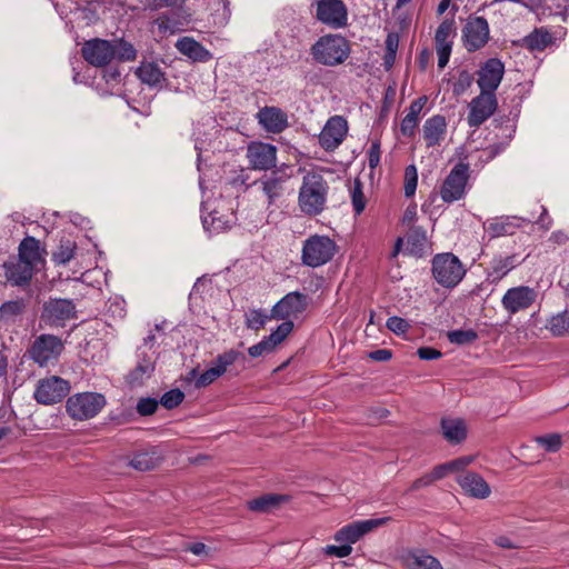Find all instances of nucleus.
Wrapping results in <instances>:
<instances>
[{
	"label": "nucleus",
	"instance_id": "6e6552de",
	"mask_svg": "<svg viewBox=\"0 0 569 569\" xmlns=\"http://www.w3.org/2000/svg\"><path fill=\"white\" fill-rule=\"evenodd\" d=\"M107 400L102 393L78 392L68 398L67 413L74 420H88L96 417L106 406Z\"/></svg>",
	"mask_w": 569,
	"mask_h": 569
},
{
	"label": "nucleus",
	"instance_id": "4c0bfd02",
	"mask_svg": "<svg viewBox=\"0 0 569 569\" xmlns=\"http://www.w3.org/2000/svg\"><path fill=\"white\" fill-rule=\"evenodd\" d=\"M201 220L204 230L211 234L220 233L231 228L230 221L218 216L217 211H212L207 216L202 214Z\"/></svg>",
	"mask_w": 569,
	"mask_h": 569
},
{
	"label": "nucleus",
	"instance_id": "bf43d9fd",
	"mask_svg": "<svg viewBox=\"0 0 569 569\" xmlns=\"http://www.w3.org/2000/svg\"><path fill=\"white\" fill-rule=\"evenodd\" d=\"M323 552L327 556H335L337 558L348 557L352 552V547L346 543L340 546L329 545L323 548Z\"/></svg>",
	"mask_w": 569,
	"mask_h": 569
},
{
	"label": "nucleus",
	"instance_id": "dca6fc26",
	"mask_svg": "<svg viewBox=\"0 0 569 569\" xmlns=\"http://www.w3.org/2000/svg\"><path fill=\"white\" fill-rule=\"evenodd\" d=\"M348 133V122L342 116L330 117L323 126L318 139L326 151H335Z\"/></svg>",
	"mask_w": 569,
	"mask_h": 569
},
{
	"label": "nucleus",
	"instance_id": "13d9d810",
	"mask_svg": "<svg viewBox=\"0 0 569 569\" xmlns=\"http://www.w3.org/2000/svg\"><path fill=\"white\" fill-rule=\"evenodd\" d=\"M23 310V303L21 301H7L0 307L1 318H11L18 316Z\"/></svg>",
	"mask_w": 569,
	"mask_h": 569
},
{
	"label": "nucleus",
	"instance_id": "20e7f679",
	"mask_svg": "<svg viewBox=\"0 0 569 569\" xmlns=\"http://www.w3.org/2000/svg\"><path fill=\"white\" fill-rule=\"evenodd\" d=\"M310 53L317 63L326 67H336L348 59L350 44L341 34H326L312 44Z\"/></svg>",
	"mask_w": 569,
	"mask_h": 569
},
{
	"label": "nucleus",
	"instance_id": "f8f14e48",
	"mask_svg": "<svg viewBox=\"0 0 569 569\" xmlns=\"http://www.w3.org/2000/svg\"><path fill=\"white\" fill-rule=\"evenodd\" d=\"M489 23L486 18L470 16L462 28V42L468 52L483 48L489 41Z\"/></svg>",
	"mask_w": 569,
	"mask_h": 569
},
{
	"label": "nucleus",
	"instance_id": "393cba45",
	"mask_svg": "<svg viewBox=\"0 0 569 569\" xmlns=\"http://www.w3.org/2000/svg\"><path fill=\"white\" fill-rule=\"evenodd\" d=\"M462 490L477 499H486L491 490L487 481L476 472H467L457 478Z\"/></svg>",
	"mask_w": 569,
	"mask_h": 569
},
{
	"label": "nucleus",
	"instance_id": "423d86ee",
	"mask_svg": "<svg viewBox=\"0 0 569 569\" xmlns=\"http://www.w3.org/2000/svg\"><path fill=\"white\" fill-rule=\"evenodd\" d=\"M337 251L336 242L328 236L313 234L303 241L301 261L310 268L328 263Z\"/></svg>",
	"mask_w": 569,
	"mask_h": 569
},
{
	"label": "nucleus",
	"instance_id": "e433bc0d",
	"mask_svg": "<svg viewBox=\"0 0 569 569\" xmlns=\"http://www.w3.org/2000/svg\"><path fill=\"white\" fill-rule=\"evenodd\" d=\"M77 250V243L68 238H62L59 241L57 249L52 252V261L57 266H64L70 262L74 256Z\"/></svg>",
	"mask_w": 569,
	"mask_h": 569
},
{
	"label": "nucleus",
	"instance_id": "f3484780",
	"mask_svg": "<svg viewBox=\"0 0 569 569\" xmlns=\"http://www.w3.org/2000/svg\"><path fill=\"white\" fill-rule=\"evenodd\" d=\"M307 308V297L298 291L289 292L271 310V318L289 320L298 318Z\"/></svg>",
	"mask_w": 569,
	"mask_h": 569
},
{
	"label": "nucleus",
	"instance_id": "9b49d317",
	"mask_svg": "<svg viewBox=\"0 0 569 569\" xmlns=\"http://www.w3.org/2000/svg\"><path fill=\"white\" fill-rule=\"evenodd\" d=\"M69 391V381L51 376L38 381L33 397L38 403L50 406L60 402Z\"/></svg>",
	"mask_w": 569,
	"mask_h": 569
},
{
	"label": "nucleus",
	"instance_id": "603ef678",
	"mask_svg": "<svg viewBox=\"0 0 569 569\" xmlns=\"http://www.w3.org/2000/svg\"><path fill=\"white\" fill-rule=\"evenodd\" d=\"M506 142L490 144L480 152L479 160L482 163H488L489 161L493 160L498 154H500L506 149Z\"/></svg>",
	"mask_w": 569,
	"mask_h": 569
},
{
	"label": "nucleus",
	"instance_id": "e2e57ef3",
	"mask_svg": "<svg viewBox=\"0 0 569 569\" xmlns=\"http://www.w3.org/2000/svg\"><path fill=\"white\" fill-rule=\"evenodd\" d=\"M552 222V218L548 213L547 209L542 206L541 213L539 218L536 220V224H539L540 229L547 231L551 228Z\"/></svg>",
	"mask_w": 569,
	"mask_h": 569
},
{
	"label": "nucleus",
	"instance_id": "72a5a7b5",
	"mask_svg": "<svg viewBox=\"0 0 569 569\" xmlns=\"http://www.w3.org/2000/svg\"><path fill=\"white\" fill-rule=\"evenodd\" d=\"M442 435L451 443H459L467 437L466 423L459 418H443L441 420Z\"/></svg>",
	"mask_w": 569,
	"mask_h": 569
},
{
	"label": "nucleus",
	"instance_id": "0eeeda50",
	"mask_svg": "<svg viewBox=\"0 0 569 569\" xmlns=\"http://www.w3.org/2000/svg\"><path fill=\"white\" fill-rule=\"evenodd\" d=\"M466 269L453 253H439L432 259V276L445 288H455L465 277Z\"/></svg>",
	"mask_w": 569,
	"mask_h": 569
},
{
	"label": "nucleus",
	"instance_id": "ea45409f",
	"mask_svg": "<svg viewBox=\"0 0 569 569\" xmlns=\"http://www.w3.org/2000/svg\"><path fill=\"white\" fill-rule=\"evenodd\" d=\"M547 327L553 336H569V310L551 317Z\"/></svg>",
	"mask_w": 569,
	"mask_h": 569
},
{
	"label": "nucleus",
	"instance_id": "b1692460",
	"mask_svg": "<svg viewBox=\"0 0 569 569\" xmlns=\"http://www.w3.org/2000/svg\"><path fill=\"white\" fill-rule=\"evenodd\" d=\"M523 221V219L516 216H506L488 220L483 227L491 238H498L513 234Z\"/></svg>",
	"mask_w": 569,
	"mask_h": 569
},
{
	"label": "nucleus",
	"instance_id": "f257e3e1",
	"mask_svg": "<svg viewBox=\"0 0 569 569\" xmlns=\"http://www.w3.org/2000/svg\"><path fill=\"white\" fill-rule=\"evenodd\" d=\"M46 251L34 237L23 238L18 247V257L3 264L7 280L13 286H26L33 273L43 268Z\"/></svg>",
	"mask_w": 569,
	"mask_h": 569
},
{
	"label": "nucleus",
	"instance_id": "4468645a",
	"mask_svg": "<svg viewBox=\"0 0 569 569\" xmlns=\"http://www.w3.org/2000/svg\"><path fill=\"white\" fill-rule=\"evenodd\" d=\"M497 108L498 100L496 93L480 91L469 103V113L467 117L469 127H480L495 113Z\"/></svg>",
	"mask_w": 569,
	"mask_h": 569
},
{
	"label": "nucleus",
	"instance_id": "c756f323",
	"mask_svg": "<svg viewBox=\"0 0 569 569\" xmlns=\"http://www.w3.org/2000/svg\"><path fill=\"white\" fill-rule=\"evenodd\" d=\"M568 0H538L536 1V18L540 21L542 18L555 17L566 20Z\"/></svg>",
	"mask_w": 569,
	"mask_h": 569
},
{
	"label": "nucleus",
	"instance_id": "a211bd4d",
	"mask_svg": "<svg viewBox=\"0 0 569 569\" xmlns=\"http://www.w3.org/2000/svg\"><path fill=\"white\" fill-rule=\"evenodd\" d=\"M477 74L480 91L496 93L505 74V64L498 58H490L480 67Z\"/></svg>",
	"mask_w": 569,
	"mask_h": 569
},
{
	"label": "nucleus",
	"instance_id": "f704fd0d",
	"mask_svg": "<svg viewBox=\"0 0 569 569\" xmlns=\"http://www.w3.org/2000/svg\"><path fill=\"white\" fill-rule=\"evenodd\" d=\"M513 258L510 256L495 257L487 269V280L491 283L499 282L513 269Z\"/></svg>",
	"mask_w": 569,
	"mask_h": 569
},
{
	"label": "nucleus",
	"instance_id": "79ce46f5",
	"mask_svg": "<svg viewBox=\"0 0 569 569\" xmlns=\"http://www.w3.org/2000/svg\"><path fill=\"white\" fill-rule=\"evenodd\" d=\"M244 318L246 326L257 331L264 327L270 317L261 309H251L244 313Z\"/></svg>",
	"mask_w": 569,
	"mask_h": 569
},
{
	"label": "nucleus",
	"instance_id": "412c9836",
	"mask_svg": "<svg viewBox=\"0 0 569 569\" xmlns=\"http://www.w3.org/2000/svg\"><path fill=\"white\" fill-rule=\"evenodd\" d=\"M455 32V22L453 20H443L435 36L436 41V51L438 56V67L443 69L450 59L451 50H452V34Z\"/></svg>",
	"mask_w": 569,
	"mask_h": 569
},
{
	"label": "nucleus",
	"instance_id": "473e14b6",
	"mask_svg": "<svg viewBox=\"0 0 569 569\" xmlns=\"http://www.w3.org/2000/svg\"><path fill=\"white\" fill-rule=\"evenodd\" d=\"M136 74L141 82L149 87H162L166 81L164 73L154 62H141L136 70Z\"/></svg>",
	"mask_w": 569,
	"mask_h": 569
},
{
	"label": "nucleus",
	"instance_id": "7c9ffc66",
	"mask_svg": "<svg viewBox=\"0 0 569 569\" xmlns=\"http://www.w3.org/2000/svg\"><path fill=\"white\" fill-rule=\"evenodd\" d=\"M426 102L427 97H420L410 103L408 112L400 124V131L403 136L411 137L415 133V129L419 121L420 112L422 111Z\"/></svg>",
	"mask_w": 569,
	"mask_h": 569
},
{
	"label": "nucleus",
	"instance_id": "3c124183",
	"mask_svg": "<svg viewBox=\"0 0 569 569\" xmlns=\"http://www.w3.org/2000/svg\"><path fill=\"white\" fill-rule=\"evenodd\" d=\"M386 327L397 336H402L410 329V323L397 316L389 317L386 322Z\"/></svg>",
	"mask_w": 569,
	"mask_h": 569
},
{
	"label": "nucleus",
	"instance_id": "864d4df0",
	"mask_svg": "<svg viewBox=\"0 0 569 569\" xmlns=\"http://www.w3.org/2000/svg\"><path fill=\"white\" fill-rule=\"evenodd\" d=\"M130 466L137 470L147 471L154 467V462L149 453H139L132 458Z\"/></svg>",
	"mask_w": 569,
	"mask_h": 569
},
{
	"label": "nucleus",
	"instance_id": "bb28decb",
	"mask_svg": "<svg viewBox=\"0 0 569 569\" xmlns=\"http://www.w3.org/2000/svg\"><path fill=\"white\" fill-rule=\"evenodd\" d=\"M567 29L560 24L536 28V51L557 47L565 39Z\"/></svg>",
	"mask_w": 569,
	"mask_h": 569
},
{
	"label": "nucleus",
	"instance_id": "7ed1b4c3",
	"mask_svg": "<svg viewBox=\"0 0 569 569\" xmlns=\"http://www.w3.org/2000/svg\"><path fill=\"white\" fill-rule=\"evenodd\" d=\"M329 186L322 174L307 172L299 189L298 206L302 213L316 217L326 209Z\"/></svg>",
	"mask_w": 569,
	"mask_h": 569
},
{
	"label": "nucleus",
	"instance_id": "6e6d98bb",
	"mask_svg": "<svg viewBox=\"0 0 569 569\" xmlns=\"http://www.w3.org/2000/svg\"><path fill=\"white\" fill-rule=\"evenodd\" d=\"M218 378H220L219 370H216L213 367H210L196 378L194 386L197 388L207 387L211 385L213 381H216Z\"/></svg>",
	"mask_w": 569,
	"mask_h": 569
},
{
	"label": "nucleus",
	"instance_id": "58836bf2",
	"mask_svg": "<svg viewBox=\"0 0 569 569\" xmlns=\"http://www.w3.org/2000/svg\"><path fill=\"white\" fill-rule=\"evenodd\" d=\"M282 500L281 496L278 495H264L253 500L248 501V508L257 512H267L278 506Z\"/></svg>",
	"mask_w": 569,
	"mask_h": 569
},
{
	"label": "nucleus",
	"instance_id": "c9c22d12",
	"mask_svg": "<svg viewBox=\"0 0 569 569\" xmlns=\"http://www.w3.org/2000/svg\"><path fill=\"white\" fill-rule=\"evenodd\" d=\"M137 367L130 372V382H140L144 377H149L154 370V357L146 353L139 348Z\"/></svg>",
	"mask_w": 569,
	"mask_h": 569
},
{
	"label": "nucleus",
	"instance_id": "052dcab7",
	"mask_svg": "<svg viewBox=\"0 0 569 569\" xmlns=\"http://www.w3.org/2000/svg\"><path fill=\"white\" fill-rule=\"evenodd\" d=\"M162 335V327L160 325H156L154 329L149 332V335L143 339V345L140 347L141 349H152L154 343L157 342L158 336Z\"/></svg>",
	"mask_w": 569,
	"mask_h": 569
},
{
	"label": "nucleus",
	"instance_id": "aec40b11",
	"mask_svg": "<svg viewBox=\"0 0 569 569\" xmlns=\"http://www.w3.org/2000/svg\"><path fill=\"white\" fill-rule=\"evenodd\" d=\"M247 158L252 169L267 171L276 167L277 148L270 143L253 141L247 148Z\"/></svg>",
	"mask_w": 569,
	"mask_h": 569
},
{
	"label": "nucleus",
	"instance_id": "5fc2aeb1",
	"mask_svg": "<svg viewBox=\"0 0 569 569\" xmlns=\"http://www.w3.org/2000/svg\"><path fill=\"white\" fill-rule=\"evenodd\" d=\"M159 401L154 398H141L137 403V412L140 416H150L158 409Z\"/></svg>",
	"mask_w": 569,
	"mask_h": 569
},
{
	"label": "nucleus",
	"instance_id": "ddd939ff",
	"mask_svg": "<svg viewBox=\"0 0 569 569\" xmlns=\"http://www.w3.org/2000/svg\"><path fill=\"white\" fill-rule=\"evenodd\" d=\"M76 317V306L70 299L51 298L44 302L41 320L51 327H63Z\"/></svg>",
	"mask_w": 569,
	"mask_h": 569
},
{
	"label": "nucleus",
	"instance_id": "c85d7f7f",
	"mask_svg": "<svg viewBox=\"0 0 569 569\" xmlns=\"http://www.w3.org/2000/svg\"><path fill=\"white\" fill-rule=\"evenodd\" d=\"M429 242L426 230L421 227L410 229L406 239L405 252L413 257H422L428 249Z\"/></svg>",
	"mask_w": 569,
	"mask_h": 569
},
{
	"label": "nucleus",
	"instance_id": "49530a36",
	"mask_svg": "<svg viewBox=\"0 0 569 569\" xmlns=\"http://www.w3.org/2000/svg\"><path fill=\"white\" fill-rule=\"evenodd\" d=\"M478 335L475 330H453L448 333V339L451 343L468 345L476 341Z\"/></svg>",
	"mask_w": 569,
	"mask_h": 569
},
{
	"label": "nucleus",
	"instance_id": "09e8293b",
	"mask_svg": "<svg viewBox=\"0 0 569 569\" xmlns=\"http://www.w3.org/2000/svg\"><path fill=\"white\" fill-rule=\"evenodd\" d=\"M418 183L417 168L411 164L406 168L405 171V196L412 197L416 192Z\"/></svg>",
	"mask_w": 569,
	"mask_h": 569
},
{
	"label": "nucleus",
	"instance_id": "2f4dec72",
	"mask_svg": "<svg viewBox=\"0 0 569 569\" xmlns=\"http://www.w3.org/2000/svg\"><path fill=\"white\" fill-rule=\"evenodd\" d=\"M403 562L408 569H443L435 557L422 550L408 552L403 557Z\"/></svg>",
	"mask_w": 569,
	"mask_h": 569
},
{
	"label": "nucleus",
	"instance_id": "37998d69",
	"mask_svg": "<svg viewBox=\"0 0 569 569\" xmlns=\"http://www.w3.org/2000/svg\"><path fill=\"white\" fill-rule=\"evenodd\" d=\"M536 445L541 447L547 452H557L562 446V439L559 433H549L546 436L536 437Z\"/></svg>",
	"mask_w": 569,
	"mask_h": 569
},
{
	"label": "nucleus",
	"instance_id": "69168bd1",
	"mask_svg": "<svg viewBox=\"0 0 569 569\" xmlns=\"http://www.w3.org/2000/svg\"><path fill=\"white\" fill-rule=\"evenodd\" d=\"M472 461H473V457L465 456V457H460V458L449 461V465L453 471H459V470L465 469Z\"/></svg>",
	"mask_w": 569,
	"mask_h": 569
},
{
	"label": "nucleus",
	"instance_id": "a878e982",
	"mask_svg": "<svg viewBox=\"0 0 569 569\" xmlns=\"http://www.w3.org/2000/svg\"><path fill=\"white\" fill-rule=\"evenodd\" d=\"M447 132V121L443 116L436 114L427 119L423 129L422 137L428 148L440 146L445 139Z\"/></svg>",
	"mask_w": 569,
	"mask_h": 569
},
{
	"label": "nucleus",
	"instance_id": "f03ea898",
	"mask_svg": "<svg viewBox=\"0 0 569 569\" xmlns=\"http://www.w3.org/2000/svg\"><path fill=\"white\" fill-rule=\"evenodd\" d=\"M83 59L91 66L103 68L113 60L133 61L137 58V50L132 43L122 38L106 40L93 38L84 41L81 48Z\"/></svg>",
	"mask_w": 569,
	"mask_h": 569
},
{
	"label": "nucleus",
	"instance_id": "de8ad7c7",
	"mask_svg": "<svg viewBox=\"0 0 569 569\" xmlns=\"http://www.w3.org/2000/svg\"><path fill=\"white\" fill-rule=\"evenodd\" d=\"M184 399V393L180 389H171L162 395L159 400L166 409L178 407Z\"/></svg>",
	"mask_w": 569,
	"mask_h": 569
},
{
	"label": "nucleus",
	"instance_id": "cd10ccee",
	"mask_svg": "<svg viewBox=\"0 0 569 569\" xmlns=\"http://www.w3.org/2000/svg\"><path fill=\"white\" fill-rule=\"evenodd\" d=\"M176 48L181 54L194 62H207L212 59L211 52L191 37L178 39Z\"/></svg>",
	"mask_w": 569,
	"mask_h": 569
},
{
	"label": "nucleus",
	"instance_id": "338daca9",
	"mask_svg": "<svg viewBox=\"0 0 569 569\" xmlns=\"http://www.w3.org/2000/svg\"><path fill=\"white\" fill-rule=\"evenodd\" d=\"M380 161V146L378 142H372L369 149V166L376 168Z\"/></svg>",
	"mask_w": 569,
	"mask_h": 569
},
{
	"label": "nucleus",
	"instance_id": "0e129e2a",
	"mask_svg": "<svg viewBox=\"0 0 569 569\" xmlns=\"http://www.w3.org/2000/svg\"><path fill=\"white\" fill-rule=\"evenodd\" d=\"M436 480L433 479L431 472L430 473H426L423 475L422 477L416 479L411 487H410V490L413 491V490H419L421 488H425V487H428L430 486L431 483H433Z\"/></svg>",
	"mask_w": 569,
	"mask_h": 569
},
{
	"label": "nucleus",
	"instance_id": "680f3d73",
	"mask_svg": "<svg viewBox=\"0 0 569 569\" xmlns=\"http://www.w3.org/2000/svg\"><path fill=\"white\" fill-rule=\"evenodd\" d=\"M417 353L422 360H436L442 356L439 350L431 347H421L418 349Z\"/></svg>",
	"mask_w": 569,
	"mask_h": 569
},
{
	"label": "nucleus",
	"instance_id": "6ab92c4d",
	"mask_svg": "<svg viewBox=\"0 0 569 569\" xmlns=\"http://www.w3.org/2000/svg\"><path fill=\"white\" fill-rule=\"evenodd\" d=\"M388 520L389 518H376L355 521L338 530L335 535V540L340 543L351 546L352 543H356L366 533L372 531L375 528L385 525Z\"/></svg>",
	"mask_w": 569,
	"mask_h": 569
},
{
	"label": "nucleus",
	"instance_id": "4be33fe9",
	"mask_svg": "<svg viewBox=\"0 0 569 569\" xmlns=\"http://www.w3.org/2000/svg\"><path fill=\"white\" fill-rule=\"evenodd\" d=\"M533 303V289L527 286L510 288L501 299V305L509 313H517Z\"/></svg>",
	"mask_w": 569,
	"mask_h": 569
},
{
	"label": "nucleus",
	"instance_id": "9d476101",
	"mask_svg": "<svg viewBox=\"0 0 569 569\" xmlns=\"http://www.w3.org/2000/svg\"><path fill=\"white\" fill-rule=\"evenodd\" d=\"M63 348V342L59 337L43 333L36 338L29 353L36 363L44 367L58 360Z\"/></svg>",
	"mask_w": 569,
	"mask_h": 569
},
{
	"label": "nucleus",
	"instance_id": "a18cd8bd",
	"mask_svg": "<svg viewBox=\"0 0 569 569\" xmlns=\"http://www.w3.org/2000/svg\"><path fill=\"white\" fill-rule=\"evenodd\" d=\"M351 203L353 211L357 216L362 213L366 208V198L362 192V184L359 180H356L351 189Z\"/></svg>",
	"mask_w": 569,
	"mask_h": 569
},
{
	"label": "nucleus",
	"instance_id": "5701e85b",
	"mask_svg": "<svg viewBox=\"0 0 569 569\" xmlns=\"http://www.w3.org/2000/svg\"><path fill=\"white\" fill-rule=\"evenodd\" d=\"M257 117L263 129L271 133H280L289 126L287 113L277 107H264Z\"/></svg>",
	"mask_w": 569,
	"mask_h": 569
},
{
	"label": "nucleus",
	"instance_id": "4d7b16f0",
	"mask_svg": "<svg viewBox=\"0 0 569 569\" xmlns=\"http://www.w3.org/2000/svg\"><path fill=\"white\" fill-rule=\"evenodd\" d=\"M274 350V347L272 346V343L267 339V337H264L260 342L251 346L249 349H248V353L252 357V358H258L260 356H263L266 353H270Z\"/></svg>",
	"mask_w": 569,
	"mask_h": 569
},
{
	"label": "nucleus",
	"instance_id": "1a4fd4ad",
	"mask_svg": "<svg viewBox=\"0 0 569 569\" xmlns=\"http://www.w3.org/2000/svg\"><path fill=\"white\" fill-rule=\"evenodd\" d=\"M468 179L469 164L462 161L458 162L442 182L440 189L441 199L447 203L463 199L467 192Z\"/></svg>",
	"mask_w": 569,
	"mask_h": 569
},
{
	"label": "nucleus",
	"instance_id": "a19ab883",
	"mask_svg": "<svg viewBox=\"0 0 569 569\" xmlns=\"http://www.w3.org/2000/svg\"><path fill=\"white\" fill-rule=\"evenodd\" d=\"M240 358H243V355L234 349H230L221 355H219L212 366L216 370H219V376L221 377L234 362H237Z\"/></svg>",
	"mask_w": 569,
	"mask_h": 569
},
{
	"label": "nucleus",
	"instance_id": "c03bdc74",
	"mask_svg": "<svg viewBox=\"0 0 569 569\" xmlns=\"http://www.w3.org/2000/svg\"><path fill=\"white\" fill-rule=\"evenodd\" d=\"M293 329V322L291 320L283 321L280 323L276 330H273L267 339L272 343V346L276 348L279 343H281L288 335Z\"/></svg>",
	"mask_w": 569,
	"mask_h": 569
},
{
	"label": "nucleus",
	"instance_id": "39448f33",
	"mask_svg": "<svg viewBox=\"0 0 569 569\" xmlns=\"http://www.w3.org/2000/svg\"><path fill=\"white\" fill-rule=\"evenodd\" d=\"M292 177L288 168H277L253 182L266 198L268 208L278 206L289 193V181Z\"/></svg>",
	"mask_w": 569,
	"mask_h": 569
},
{
	"label": "nucleus",
	"instance_id": "8fccbe9b",
	"mask_svg": "<svg viewBox=\"0 0 569 569\" xmlns=\"http://www.w3.org/2000/svg\"><path fill=\"white\" fill-rule=\"evenodd\" d=\"M210 4L212 7H217L216 23H219L221 26L226 24L231 16L229 0H211Z\"/></svg>",
	"mask_w": 569,
	"mask_h": 569
},
{
	"label": "nucleus",
	"instance_id": "774afa93",
	"mask_svg": "<svg viewBox=\"0 0 569 569\" xmlns=\"http://www.w3.org/2000/svg\"><path fill=\"white\" fill-rule=\"evenodd\" d=\"M450 472H455V471L451 469L449 462H446V463L435 467L433 470L431 471V475L435 480H439V479L445 478Z\"/></svg>",
	"mask_w": 569,
	"mask_h": 569
},
{
	"label": "nucleus",
	"instance_id": "2eb2a0df",
	"mask_svg": "<svg viewBox=\"0 0 569 569\" xmlns=\"http://www.w3.org/2000/svg\"><path fill=\"white\" fill-rule=\"evenodd\" d=\"M316 18L333 29L342 28L348 21V11L341 0H315Z\"/></svg>",
	"mask_w": 569,
	"mask_h": 569
}]
</instances>
